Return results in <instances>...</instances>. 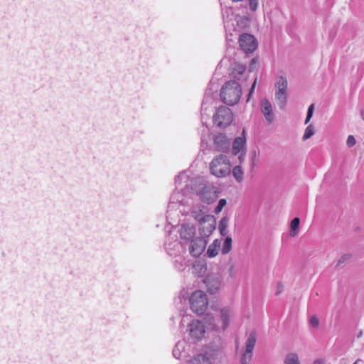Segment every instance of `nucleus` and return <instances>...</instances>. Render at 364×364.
Segmentation results:
<instances>
[{"label": "nucleus", "mask_w": 364, "mask_h": 364, "mask_svg": "<svg viewBox=\"0 0 364 364\" xmlns=\"http://www.w3.org/2000/svg\"><path fill=\"white\" fill-rule=\"evenodd\" d=\"M242 95V88L239 82L235 80H230L226 82L220 90L222 101L228 105L237 104Z\"/></svg>", "instance_id": "nucleus-1"}, {"label": "nucleus", "mask_w": 364, "mask_h": 364, "mask_svg": "<svg viewBox=\"0 0 364 364\" xmlns=\"http://www.w3.org/2000/svg\"><path fill=\"white\" fill-rule=\"evenodd\" d=\"M230 163L227 156L220 154L210 164V173L217 177H224L230 171Z\"/></svg>", "instance_id": "nucleus-2"}, {"label": "nucleus", "mask_w": 364, "mask_h": 364, "mask_svg": "<svg viewBox=\"0 0 364 364\" xmlns=\"http://www.w3.org/2000/svg\"><path fill=\"white\" fill-rule=\"evenodd\" d=\"M189 303L191 309L194 313L202 315L207 309L208 299L204 291L196 290L190 296Z\"/></svg>", "instance_id": "nucleus-3"}, {"label": "nucleus", "mask_w": 364, "mask_h": 364, "mask_svg": "<svg viewBox=\"0 0 364 364\" xmlns=\"http://www.w3.org/2000/svg\"><path fill=\"white\" fill-rule=\"evenodd\" d=\"M287 80L284 76H278L275 82V98L280 109L285 107L287 101Z\"/></svg>", "instance_id": "nucleus-4"}, {"label": "nucleus", "mask_w": 364, "mask_h": 364, "mask_svg": "<svg viewBox=\"0 0 364 364\" xmlns=\"http://www.w3.org/2000/svg\"><path fill=\"white\" fill-rule=\"evenodd\" d=\"M233 119L231 109L225 106H220L213 115V123L220 128L230 125Z\"/></svg>", "instance_id": "nucleus-5"}, {"label": "nucleus", "mask_w": 364, "mask_h": 364, "mask_svg": "<svg viewBox=\"0 0 364 364\" xmlns=\"http://www.w3.org/2000/svg\"><path fill=\"white\" fill-rule=\"evenodd\" d=\"M216 220L213 215H207L198 223V230L202 237H208L215 229Z\"/></svg>", "instance_id": "nucleus-6"}, {"label": "nucleus", "mask_w": 364, "mask_h": 364, "mask_svg": "<svg viewBox=\"0 0 364 364\" xmlns=\"http://www.w3.org/2000/svg\"><path fill=\"white\" fill-rule=\"evenodd\" d=\"M256 343V333L252 331L245 343V350L242 353L240 364H250L252 358V351Z\"/></svg>", "instance_id": "nucleus-7"}, {"label": "nucleus", "mask_w": 364, "mask_h": 364, "mask_svg": "<svg viewBox=\"0 0 364 364\" xmlns=\"http://www.w3.org/2000/svg\"><path fill=\"white\" fill-rule=\"evenodd\" d=\"M239 44L241 49L247 53L254 52L257 47L255 38L249 33H242L240 36Z\"/></svg>", "instance_id": "nucleus-8"}, {"label": "nucleus", "mask_w": 364, "mask_h": 364, "mask_svg": "<svg viewBox=\"0 0 364 364\" xmlns=\"http://www.w3.org/2000/svg\"><path fill=\"white\" fill-rule=\"evenodd\" d=\"M189 336L193 342L200 341L205 332L204 324L198 321L193 320L188 325Z\"/></svg>", "instance_id": "nucleus-9"}, {"label": "nucleus", "mask_w": 364, "mask_h": 364, "mask_svg": "<svg viewBox=\"0 0 364 364\" xmlns=\"http://www.w3.org/2000/svg\"><path fill=\"white\" fill-rule=\"evenodd\" d=\"M190 242V254L194 257H199L203 252L206 246V241L205 237H202L201 236L196 237L191 240Z\"/></svg>", "instance_id": "nucleus-10"}, {"label": "nucleus", "mask_w": 364, "mask_h": 364, "mask_svg": "<svg viewBox=\"0 0 364 364\" xmlns=\"http://www.w3.org/2000/svg\"><path fill=\"white\" fill-rule=\"evenodd\" d=\"M214 148L217 151L228 152L230 147V140L223 134H219L214 137Z\"/></svg>", "instance_id": "nucleus-11"}, {"label": "nucleus", "mask_w": 364, "mask_h": 364, "mask_svg": "<svg viewBox=\"0 0 364 364\" xmlns=\"http://www.w3.org/2000/svg\"><path fill=\"white\" fill-rule=\"evenodd\" d=\"M245 144V138L240 136L236 137L233 141L232 147V154L235 156L239 154L238 160L239 163L242 164L244 161L245 153L244 151V147Z\"/></svg>", "instance_id": "nucleus-12"}, {"label": "nucleus", "mask_w": 364, "mask_h": 364, "mask_svg": "<svg viewBox=\"0 0 364 364\" xmlns=\"http://www.w3.org/2000/svg\"><path fill=\"white\" fill-rule=\"evenodd\" d=\"M179 235L181 239L184 242L187 243L194 238L196 228L193 225L190 223L183 224L179 230Z\"/></svg>", "instance_id": "nucleus-13"}, {"label": "nucleus", "mask_w": 364, "mask_h": 364, "mask_svg": "<svg viewBox=\"0 0 364 364\" xmlns=\"http://www.w3.org/2000/svg\"><path fill=\"white\" fill-rule=\"evenodd\" d=\"M164 247L168 255L177 257L181 252L182 244L177 239L171 240V237H168L164 243Z\"/></svg>", "instance_id": "nucleus-14"}, {"label": "nucleus", "mask_w": 364, "mask_h": 364, "mask_svg": "<svg viewBox=\"0 0 364 364\" xmlns=\"http://www.w3.org/2000/svg\"><path fill=\"white\" fill-rule=\"evenodd\" d=\"M261 112L263 114L265 119L269 123H272L274 120V115L273 114V109L269 101L264 98L261 102Z\"/></svg>", "instance_id": "nucleus-15"}, {"label": "nucleus", "mask_w": 364, "mask_h": 364, "mask_svg": "<svg viewBox=\"0 0 364 364\" xmlns=\"http://www.w3.org/2000/svg\"><path fill=\"white\" fill-rule=\"evenodd\" d=\"M245 70L246 68L243 64L238 63L232 64L229 73L230 80H235L238 82L245 73Z\"/></svg>", "instance_id": "nucleus-16"}, {"label": "nucleus", "mask_w": 364, "mask_h": 364, "mask_svg": "<svg viewBox=\"0 0 364 364\" xmlns=\"http://www.w3.org/2000/svg\"><path fill=\"white\" fill-rule=\"evenodd\" d=\"M204 282L207 287L208 291L210 294H215L220 288V282L218 277L208 275L205 277Z\"/></svg>", "instance_id": "nucleus-17"}, {"label": "nucleus", "mask_w": 364, "mask_h": 364, "mask_svg": "<svg viewBox=\"0 0 364 364\" xmlns=\"http://www.w3.org/2000/svg\"><path fill=\"white\" fill-rule=\"evenodd\" d=\"M233 315L232 309L230 307L225 306L220 309V318L223 323L222 328L225 331L229 326L230 318Z\"/></svg>", "instance_id": "nucleus-18"}, {"label": "nucleus", "mask_w": 364, "mask_h": 364, "mask_svg": "<svg viewBox=\"0 0 364 364\" xmlns=\"http://www.w3.org/2000/svg\"><path fill=\"white\" fill-rule=\"evenodd\" d=\"M203 208L204 207L201 205H195L190 210V215L198 223L201 221L205 218V216L208 215L203 211Z\"/></svg>", "instance_id": "nucleus-19"}, {"label": "nucleus", "mask_w": 364, "mask_h": 364, "mask_svg": "<svg viewBox=\"0 0 364 364\" xmlns=\"http://www.w3.org/2000/svg\"><path fill=\"white\" fill-rule=\"evenodd\" d=\"M191 364H211L210 360L205 354H198L191 360Z\"/></svg>", "instance_id": "nucleus-20"}, {"label": "nucleus", "mask_w": 364, "mask_h": 364, "mask_svg": "<svg viewBox=\"0 0 364 364\" xmlns=\"http://www.w3.org/2000/svg\"><path fill=\"white\" fill-rule=\"evenodd\" d=\"M229 218L227 216L223 217L219 221L218 230L222 236H225L228 232Z\"/></svg>", "instance_id": "nucleus-21"}, {"label": "nucleus", "mask_w": 364, "mask_h": 364, "mask_svg": "<svg viewBox=\"0 0 364 364\" xmlns=\"http://www.w3.org/2000/svg\"><path fill=\"white\" fill-rule=\"evenodd\" d=\"M300 219L297 217L294 218L291 222L290 236L295 237L299 233Z\"/></svg>", "instance_id": "nucleus-22"}, {"label": "nucleus", "mask_w": 364, "mask_h": 364, "mask_svg": "<svg viewBox=\"0 0 364 364\" xmlns=\"http://www.w3.org/2000/svg\"><path fill=\"white\" fill-rule=\"evenodd\" d=\"M232 242V240L231 237L228 236L225 237L221 250L222 254L225 255L231 251Z\"/></svg>", "instance_id": "nucleus-23"}, {"label": "nucleus", "mask_w": 364, "mask_h": 364, "mask_svg": "<svg viewBox=\"0 0 364 364\" xmlns=\"http://www.w3.org/2000/svg\"><path fill=\"white\" fill-rule=\"evenodd\" d=\"M284 364H300L298 355L293 353L287 354Z\"/></svg>", "instance_id": "nucleus-24"}, {"label": "nucleus", "mask_w": 364, "mask_h": 364, "mask_svg": "<svg viewBox=\"0 0 364 364\" xmlns=\"http://www.w3.org/2000/svg\"><path fill=\"white\" fill-rule=\"evenodd\" d=\"M232 175L237 181L241 182L242 181L244 172L240 165H237L233 168Z\"/></svg>", "instance_id": "nucleus-25"}, {"label": "nucleus", "mask_w": 364, "mask_h": 364, "mask_svg": "<svg viewBox=\"0 0 364 364\" xmlns=\"http://www.w3.org/2000/svg\"><path fill=\"white\" fill-rule=\"evenodd\" d=\"M315 134V128L313 124H309L304 131V134L302 136L303 141H306L311 138Z\"/></svg>", "instance_id": "nucleus-26"}, {"label": "nucleus", "mask_w": 364, "mask_h": 364, "mask_svg": "<svg viewBox=\"0 0 364 364\" xmlns=\"http://www.w3.org/2000/svg\"><path fill=\"white\" fill-rule=\"evenodd\" d=\"M352 257L351 254L346 253L343 255L341 258L338 260V262L336 265V268H338L341 264L346 263Z\"/></svg>", "instance_id": "nucleus-27"}, {"label": "nucleus", "mask_w": 364, "mask_h": 364, "mask_svg": "<svg viewBox=\"0 0 364 364\" xmlns=\"http://www.w3.org/2000/svg\"><path fill=\"white\" fill-rule=\"evenodd\" d=\"M208 257H214L218 255V248L215 247V245H210L206 252Z\"/></svg>", "instance_id": "nucleus-28"}, {"label": "nucleus", "mask_w": 364, "mask_h": 364, "mask_svg": "<svg viewBox=\"0 0 364 364\" xmlns=\"http://www.w3.org/2000/svg\"><path fill=\"white\" fill-rule=\"evenodd\" d=\"M226 203H227V202H226L225 199H224V198L220 199L218 201V203L215 208V213L218 214L219 213H220L222 211L223 208H224V206L226 205Z\"/></svg>", "instance_id": "nucleus-29"}, {"label": "nucleus", "mask_w": 364, "mask_h": 364, "mask_svg": "<svg viewBox=\"0 0 364 364\" xmlns=\"http://www.w3.org/2000/svg\"><path fill=\"white\" fill-rule=\"evenodd\" d=\"M310 323L314 328H318L319 325V319L316 315H313L310 318Z\"/></svg>", "instance_id": "nucleus-30"}, {"label": "nucleus", "mask_w": 364, "mask_h": 364, "mask_svg": "<svg viewBox=\"0 0 364 364\" xmlns=\"http://www.w3.org/2000/svg\"><path fill=\"white\" fill-rule=\"evenodd\" d=\"M356 143V140L353 135H349L347 138L346 144L348 147H353Z\"/></svg>", "instance_id": "nucleus-31"}, {"label": "nucleus", "mask_w": 364, "mask_h": 364, "mask_svg": "<svg viewBox=\"0 0 364 364\" xmlns=\"http://www.w3.org/2000/svg\"><path fill=\"white\" fill-rule=\"evenodd\" d=\"M256 82H257V78L255 79L252 86H251V88L249 91V94L247 95V101H249L250 100V97L252 95V93L254 92V90H255V85H256Z\"/></svg>", "instance_id": "nucleus-32"}, {"label": "nucleus", "mask_w": 364, "mask_h": 364, "mask_svg": "<svg viewBox=\"0 0 364 364\" xmlns=\"http://www.w3.org/2000/svg\"><path fill=\"white\" fill-rule=\"evenodd\" d=\"M283 289H284L283 284L282 283H278L276 294L279 295V294H281L283 291Z\"/></svg>", "instance_id": "nucleus-33"}, {"label": "nucleus", "mask_w": 364, "mask_h": 364, "mask_svg": "<svg viewBox=\"0 0 364 364\" xmlns=\"http://www.w3.org/2000/svg\"><path fill=\"white\" fill-rule=\"evenodd\" d=\"M313 364H326L325 360L323 359L316 360Z\"/></svg>", "instance_id": "nucleus-34"}, {"label": "nucleus", "mask_w": 364, "mask_h": 364, "mask_svg": "<svg viewBox=\"0 0 364 364\" xmlns=\"http://www.w3.org/2000/svg\"><path fill=\"white\" fill-rule=\"evenodd\" d=\"M314 105L312 104L311 105L309 108H308V112H311V113H314Z\"/></svg>", "instance_id": "nucleus-35"}, {"label": "nucleus", "mask_w": 364, "mask_h": 364, "mask_svg": "<svg viewBox=\"0 0 364 364\" xmlns=\"http://www.w3.org/2000/svg\"><path fill=\"white\" fill-rule=\"evenodd\" d=\"M211 245H215V247L218 248L220 246V242L218 240H215Z\"/></svg>", "instance_id": "nucleus-36"}, {"label": "nucleus", "mask_w": 364, "mask_h": 364, "mask_svg": "<svg viewBox=\"0 0 364 364\" xmlns=\"http://www.w3.org/2000/svg\"><path fill=\"white\" fill-rule=\"evenodd\" d=\"M311 119V117H306V119H305V122H304V124H308Z\"/></svg>", "instance_id": "nucleus-37"}, {"label": "nucleus", "mask_w": 364, "mask_h": 364, "mask_svg": "<svg viewBox=\"0 0 364 364\" xmlns=\"http://www.w3.org/2000/svg\"><path fill=\"white\" fill-rule=\"evenodd\" d=\"M360 114H361L363 120L364 121V109H362L360 111Z\"/></svg>", "instance_id": "nucleus-38"}, {"label": "nucleus", "mask_w": 364, "mask_h": 364, "mask_svg": "<svg viewBox=\"0 0 364 364\" xmlns=\"http://www.w3.org/2000/svg\"><path fill=\"white\" fill-rule=\"evenodd\" d=\"M312 116H313V114H312V113H311V112H309L307 111L306 117H311H311H312Z\"/></svg>", "instance_id": "nucleus-39"}, {"label": "nucleus", "mask_w": 364, "mask_h": 364, "mask_svg": "<svg viewBox=\"0 0 364 364\" xmlns=\"http://www.w3.org/2000/svg\"><path fill=\"white\" fill-rule=\"evenodd\" d=\"M256 62H257V59L256 58H252V60H251L252 64L255 63Z\"/></svg>", "instance_id": "nucleus-40"}, {"label": "nucleus", "mask_w": 364, "mask_h": 364, "mask_svg": "<svg viewBox=\"0 0 364 364\" xmlns=\"http://www.w3.org/2000/svg\"><path fill=\"white\" fill-rule=\"evenodd\" d=\"M363 360L360 359H358L353 364H358L359 362H362Z\"/></svg>", "instance_id": "nucleus-41"}, {"label": "nucleus", "mask_w": 364, "mask_h": 364, "mask_svg": "<svg viewBox=\"0 0 364 364\" xmlns=\"http://www.w3.org/2000/svg\"><path fill=\"white\" fill-rule=\"evenodd\" d=\"M173 355H174L175 357H176V354H177V352H176V351H175V350H173Z\"/></svg>", "instance_id": "nucleus-42"}, {"label": "nucleus", "mask_w": 364, "mask_h": 364, "mask_svg": "<svg viewBox=\"0 0 364 364\" xmlns=\"http://www.w3.org/2000/svg\"><path fill=\"white\" fill-rule=\"evenodd\" d=\"M173 355H174L175 357H176V354H177V352H176V351H175V350H173Z\"/></svg>", "instance_id": "nucleus-43"}, {"label": "nucleus", "mask_w": 364, "mask_h": 364, "mask_svg": "<svg viewBox=\"0 0 364 364\" xmlns=\"http://www.w3.org/2000/svg\"><path fill=\"white\" fill-rule=\"evenodd\" d=\"M180 178V175H178L176 178V181H177L178 180V178Z\"/></svg>", "instance_id": "nucleus-44"}, {"label": "nucleus", "mask_w": 364, "mask_h": 364, "mask_svg": "<svg viewBox=\"0 0 364 364\" xmlns=\"http://www.w3.org/2000/svg\"><path fill=\"white\" fill-rule=\"evenodd\" d=\"M362 336V332L360 331L359 335L358 336V337L361 336Z\"/></svg>", "instance_id": "nucleus-45"}]
</instances>
